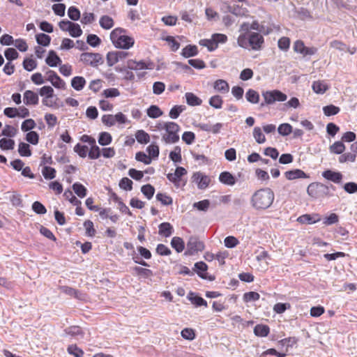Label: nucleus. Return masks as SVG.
<instances>
[{"instance_id":"obj_1","label":"nucleus","mask_w":357,"mask_h":357,"mask_svg":"<svg viewBox=\"0 0 357 357\" xmlns=\"http://www.w3.org/2000/svg\"><path fill=\"white\" fill-rule=\"evenodd\" d=\"M275 199L273 191L269 188L257 190L252 196L251 204L257 210L268 208Z\"/></svg>"},{"instance_id":"obj_2","label":"nucleus","mask_w":357,"mask_h":357,"mask_svg":"<svg viewBox=\"0 0 357 357\" xmlns=\"http://www.w3.org/2000/svg\"><path fill=\"white\" fill-rule=\"evenodd\" d=\"M126 32V30L122 28H116L111 32L110 39L116 48L128 50L133 46L134 39L125 35Z\"/></svg>"},{"instance_id":"obj_3","label":"nucleus","mask_w":357,"mask_h":357,"mask_svg":"<svg viewBox=\"0 0 357 357\" xmlns=\"http://www.w3.org/2000/svg\"><path fill=\"white\" fill-rule=\"evenodd\" d=\"M163 127L166 133L162 135V140L167 144H174L179 140L178 132L180 130L179 126L175 122L164 123Z\"/></svg>"},{"instance_id":"obj_4","label":"nucleus","mask_w":357,"mask_h":357,"mask_svg":"<svg viewBox=\"0 0 357 357\" xmlns=\"http://www.w3.org/2000/svg\"><path fill=\"white\" fill-rule=\"evenodd\" d=\"M262 96L264 101L260 105L261 107L266 105H273L275 102H284L287 98L286 94L277 89L263 91Z\"/></svg>"},{"instance_id":"obj_5","label":"nucleus","mask_w":357,"mask_h":357,"mask_svg":"<svg viewBox=\"0 0 357 357\" xmlns=\"http://www.w3.org/2000/svg\"><path fill=\"white\" fill-rule=\"evenodd\" d=\"M307 194L313 198L329 195V187L321 183H312L307 188Z\"/></svg>"},{"instance_id":"obj_6","label":"nucleus","mask_w":357,"mask_h":357,"mask_svg":"<svg viewBox=\"0 0 357 357\" xmlns=\"http://www.w3.org/2000/svg\"><path fill=\"white\" fill-rule=\"evenodd\" d=\"M204 249V244L197 236H190L187 243V248L185 255H193Z\"/></svg>"},{"instance_id":"obj_7","label":"nucleus","mask_w":357,"mask_h":357,"mask_svg":"<svg viewBox=\"0 0 357 357\" xmlns=\"http://www.w3.org/2000/svg\"><path fill=\"white\" fill-rule=\"evenodd\" d=\"M80 60L87 65L96 67L103 62L102 57L99 53L84 52L80 55Z\"/></svg>"},{"instance_id":"obj_8","label":"nucleus","mask_w":357,"mask_h":357,"mask_svg":"<svg viewBox=\"0 0 357 357\" xmlns=\"http://www.w3.org/2000/svg\"><path fill=\"white\" fill-rule=\"evenodd\" d=\"M192 181L197 185V188L201 190L206 189L209 185L211 178L200 172L193 174Z\"/></svg>"},{"instance_id":"obj_9","label":"nucleus","mask_w":357,"mask_h":357,"mask_svg":"<svg viewBox=\"0 0 357 357\" xmlns=\"http://www.w3.org/2000/svg\"><path fill=\"white\" fill-rule=\"evenodd\" d=\"M249 44L252 50L258 51L260 50L264 44V37L259 33L251 32L249 33Z\"/></svg>"},{"instance_id":"obj_10","label":"nucleus","mask_w":357,"mask_h":357,"mask_svg":"<svg viewBox=\"0 0 357 357\" xmlns=\"http://www.w3.org/2000/svg\"><path fill=\"white\" fill-rule=\"evenodd\" d=\"M47 75H48L47 81L51 82L55 88L60 89H66V82L54 71L49 70L47 72Z\"/></svg>"},{"instance_id":"obj_11","label":"nucleus","mask_w":357,"mask_h":357,"mask_svg":"<svg viewBox=\"0 0 357 357\" xmlns=\"http://www.w3.org/2000/svg\"><path fill=\"white\" fill-rule=\"evenodd\" d=\"M186 174L187 171L184 167H178L175 169V172L174 174L169 173L167 175V177L168 180L172 182L176 187H178L181 176L185 175Z\"/></svg>"},{"instance_id":"obj_12","label":"nucleus","mask_w":357,"mask_h":357,"mask_svg":"<svg viewBox=\"0 0 357 357\" xmlns=\"http://www.w3.org/2000/svg\"><path fill=\"white\" fill-rule=\"evenodd\" d=\"M128 68L130 70H138L142 69L152 70L154 68V64L152 62H145L144 61H135L129 60L128 61Z\"/></svg>"},{"instance_id":"obj_13","label":"nucleus","mask_w":357,"mask_h":357,"mask_svg":"<svg viewBox=\"0 0 357 357\" xmlns=\"http://www.w3.org/2000/svg\"><path fill=\"white\" fill-rule=\"evenodd\" d=\"M38 96L31 90H26L24 93L23 102L26 105H36L38 103Z\"/></svg>"},{"instance_id":"obj_14","label":"nucleus","mask_w":357,"mask_h":357,"mask_svg":"<svg viewBox=\"0 0 357 357\" xmlns=\"http://www.w3.org/2000/svg\"><path fill=\"white\" fill-rule=\"evenodd\" d=\"M322 176L335 183H340L343 176L339 172H333L331 169H327L322 172Z\"/></svg>"},{"instance_id":"obj_15","label":"nucleus","mask_w":357,"mask_h":357,"mask_svg":"<svg viewBox=\"0 0 357 357\" xmlns=\"http://www.w3.org/2000/svg\"><path fill=\"white\" fill-rule=\"evenodd\" d=\"M321 218L319 214H305L298 218L297 221L302 224H314L320 221Z\"/></svg>"},{"instance_id":"obj_16","label":"nucleus","mask_w":357,"mask_h":357,"mask_svg":"<svg viewBox=\"0 0 357 357\" xmlns=\"http://www.w3.org/2000/svg\"><path fill=\"white\" fill-rule=\"evenodd\" d=\"M284 175L286 178L288 180L309 178L308 175H307L303 170L299 169L287 171L284 173Z\"/></svg>"},{"instance_id":"obj_17","label":"nucleus","mask_w":357,"mask_h":357,"mask_svg":"<svg viewBox=\"0 0 357 357\" xmlns=\"http://www.w3.org/2000/svg\"><path fill=\"white\" fill-rule=\"evenodd\" d=\"M219 181L220 183L227 185H234L236 182V178L229 172L220 173Z\"/></svg>"},{"instance_id":"obj_18","label":"nucleus","mask_w":357,"mask_h":357,"mask_svg":"<svg viewBox=\"0 0 357 357\" xmlns=\"http://www.w3.org/2000/svg\"><path fill=\"white\" fill-rule=\"evenodd\" d=\"M45 62L50 67H56L61 63V59L54 50H50Z\"/></svg>"},{"instance_id":"obj_19","label":"nucleus","mask_w":357,"mask_h":357,"mask_svg":"<svg viewBox=\"0 0 357 357\" xmlns=\"http://www.w3.org/2000/svg\"><path fill=\"white\" fill-rule=\"evenodd\" d=\"M213 88L218 92L227 93L229 91V86L227 81L224 79H217L213 84Z\"/></svg>"},{"instance_id":"obj_20","label":"nucleus","mask_w":357,"mask_h":357,"mask_svg":"<svg viewBox=\"0 0 357 357\" xmlns=\"http://www.w3.org/2000/svg\"><path fill=\"white\" fill-rule=\"evenodd\" d=\"M159 234L164 236L165 237L170 236L173 232V227L169 222H162L159 227Z\"/></svg>"},{"instance_id":"obj_21","label":"nucleus","mask_w":357,"mask_h":357,"mask_svg":"<svg viewBox=\"0 0 357 357\" xmlns=\"http://www.w3.org/2000/svg\"><path fill=\"white\" fill-rule=\"evenodd\" d=\"M86 84V80L83 77L75 76L71 79V86L76 91H81Z\"/></svg>"},{"instance_id":"obj_22","label":"nucleus","mask_w":357,"mask_h":357,"mask_svg":"<svg viewBox=\"0 0 357 357\" xmlns=\"http://www.w3.org/2000/svg\"><path fill=\"white\" fill-rule=\"evenodd\" d=\"M312 88L314 93L323 94L328 89V86L323 81H314L312 83Z\"/></svg>"},{"instance_id":"obj_23","label":"nucleus","mask_w":357,"mask_h":357,"mask_svg":"<svg viewBox=\"0 0 357 357\" xmlns=\"http://www.w3.org/2000/svg\"><path fill=\"white\" fill-rule=\"evenodd\" d=\"M99 24L102 29L108 30L114 26V22L110 16L105 15L100 18Z\"/></svg>"},{"instance_id":"obj_24","label":"nucleus","mask_w":357,"mask_h":357,"mask_svg":"<svg viewBox=\"0 0 357 357\" xmlns=\"http://www.w3.org/2000/svg\"><path fill=\"white\" fill-rule=\"evenodd\" d=\"M198 54L197 47L196 45H188L185 46L181 52V55L185 58L195 56Z\"/></svg>"},{"instance_id":"obj_25","label":"nucleus","mask_w":357,"mask_h":357,"mask_svg":"<svg viewBox=\"0 0 357 357\" xmlns=\"http://www.w3.org/2000/svg\"><path fill=\"white\" fill-rule=\"evenodd\" d=\"M270 332V328L267 325L257 324L254 328V333L258 337H266Z\"/></svg>"},{"instance_id":"obj_26","label":"nucleus","mask_w":357,"mask_h":357,"mask_svg":"<svg viewBox=\"0 0 357 357\" xmlns=\"http://www.w3.org/2000/svg\"><path fill=\"white\" fill-rule=\"evenodd\" d=\"M64 332L66 335H70L72 337L81 336L83 337L84 333L82 328L78 326H71L66 328L64 330Z\"/></svg>"},{"instance_id":"obj_27","label":"nucleus","mask_w":357,"mask_h":357,"mask_svg":"<svg viewBox=\"0 0 357 357\" xmlns=\"http://www.w3.org/2000/svg\"><path fill=\"white\" fill-rule=\"evenodd\" d=\"M171 245L177 252H181L185 248V243L180 237H173L171 241Z\"/></svg>"},{"instance_id":"obj_28","label":"nucleus","mask_w":357,"mask_h":357,"mask_svg":"<svg viewBox=\"0 0 357 357\" xmlns=\"http://www.w3.org/2000/svg\"><path fill=\"white\" fill-rule=\"evenodd\" d=\"M245 98L249 102L257 104L259 101V95L255 90L250 89L245 93Z\"/></svg>"},{"instance_id":"obj_29","label":"nucleus","mask_w":357,"mask_h":357,"mask_svg":"<svg viewBox=\"0 0 357 357\" xmlns=\"http://www.w3.org/2000/svg\"><path fill=\"white\" fill-rule=\"evenodd\" d=\"M330 152L335 154H342L345 150V146L342 142H334L329 147Z\"/></svg>"},{"instance_id":"obj_30","label":"nucleus","mask_w":357,"mask_h":357,"mask_svg":"<svg viewBox=\"0 0 357 357\" xmlns=\"http://www.w3.org/2000/svg\"><path fill=\"white\" fill-rule=\"evenodd\" d=\"M186 102L190 106H198L202 102V100L192 93H185Z\"/></svg>"},{"instance_id":"obj_31","label":"nucleus","mask_w":357,"mask_h":357,"mask_svg":"<svg viewBox=\"0 0 357 357\" xmlns=\"http://www.w3.org/2000/svg\"><path fill=\"white\" fill-rule=\"evenodd\" d=\"M147 115L152 119H156L162 115V112L157 105H151L146 110Z\"/></svg>"},{"instance_id":"obj_32","label":"nucleus","mask_w":357,"mask_h":357,"mask_svg":"<svg viewBox=\"0 0 357 357\" xmlns=\"http://www.w3.org/2000/svg\"><path fill=\"white\" fill-rule=\"evenodd\" d=\"M73 190H74L75 193L81 198H83L86 195V188L79 183H75L73 185Z\"/></svg>"},{"instance_id":"obj_33","label":"nucleus","mask_w":357,"mask_h":357,"mask_svg":"<svg viewBox=\"0 0 357 357\" xmlns=\"http://www.w3.org/2000/svg\"><path fill=\"white\" fill-rule=\"evenodd\" d=\"M18 152L22 157H29L31 155L30 146L24 142H20L19 144Z\"/></svg>"},{"instance_id":"obj_34","label":"nucleus","mask_w":357,"mask_h":357,"mask_svg":"<svg viewBox=\"0 0 357 357\" xmlns=\"http://www.w3.org/2000/svg\"><path fill=\"white\" fill-rule=\"evenodd\" d=\"M199 45L204 47H206L208 51L212 52L218 48V45L214 41L213 38L211 39H203L199 41Z\"/></svg>"},{"instance_id":"obj_35","label":"nucleus","mask_w":357,"mask_h":357,"mask_svg":"<svg viewBox=\"0 0 357 357\" xmlns=\"http://www.w3.org/2000/svg\"><path fill=\"white\" fill-rule=\"evenodd\" d=\"M135 138L140 144H147L150 140L149 134L142 130L137 131Z\"/></svg>"},{"instance_id":"obj_36","label":"nucleus","mask_w":357,"mask_h":357,"mask_svg":"<svg viewBox=\"0 0 357 357\" xmlns=\"http://www.w3.org/2000/svg\"><path fill=\"white\" fill-rule=\"evenodd\" d=\"M112 135L109 132H102L100 133L98 143L101 146H106L112 142Z\"/></svg>"},{"instance_id":"obj_37","label":"nucleus","mask_w":357,"mask_h":357,"mask_svg":"<svg viewBox=\"0 0 357 357\" xmlns=\"http://www.w3.org/2000/svg\"><path fill=\"white\" fill-rule=\"evenodd\" d=\"M37 43L43 46H48L51 41L50 36L45 33H39L36 36Z\"/></svg>"},{"instance_id":"obj_38","label":"nucleus","mask_w":357,"mask_h":357,"mask_svg":"<svg viewBox=\"0 0 357 357\" xmlns=\"http://www.w3.org/2000/svg\"><path fill=\"white\" fill-rule=\"evenodd\" d=\"M15 141L11 139L2 138L0 139V148L2 150H12L14 149Z\"/></svg>"},{"instance_id":"obj_39","label":"nucleus","mask_w":357,"mask_h":357,"mask_svg":"<svg viewBox=\"0 0 357 357\" xmlns=\"http://www.w3.org/2000/svg\"><path fill=\"white\" fill-rule=\"evenodd\" d=\"M61 290L63 293H65L67 295L73 296L78 299L82 298V293L72 287L63 286L61 287Z\"/></svg>"},{"instance_id":"obj_40","label":"nucleus","mask_w":357,"mask_h":357,"mask_svg":"<svg viewBox=\"0 0 357 357\" xmlns=\"http://www.w3.org/2000/svg\"><path fill=\"white\" fill-rule=\"evenodd\" d=\"M141 191L148 199H151L154 195L155 188L151 185L146 184L141 188Z\"/></svg>"},{"instance_id":"obj_41","label":"nucleus","mask_w":357,"mask_h":357,"mask_svg":"<svg viewBox=\"0 0 357 357\" xmlns=\"http://www.w3.org/2000/svg\"><path fill=\"white\" fill-rule=\"evenodd\" d=\"M42 174L45 179H53L56 176V170L51 167L45 166L42 169Z\"/></svg>"},{"instance_id":"obj_42","label":"nucleus","mask_w":357,"mask_h":357,"mask_svg":"<svg viewBox=\"0 0 357 357\" xmlns=\"http://www.w3.org/2000/svg\"><path fill=\"white\" fill-rule=\"evenodd\" d=\"M237 43L240 47L248 49L250 47L249 33L241 34L237 39Z\"/></svg>"},{"instance_id":"obj_43","label":"nucleus","mask_w":357,"mask_h":357,"mask_svg":"<svg viewBox=\"0 0 357 357\" xmlns=\"http://www.w3.org/2000/svg\"><path fill=\"white\" fill-rule=\"evenodd\" d=\"M155 197L158 201L165 206L171 205L173 202L172 198L165 193L159 192L156 195Z\"/></svg>"},{"instance_id":"obj_44","label":"nucleus","mask_w":357,"mask_h":357,"mask_svg":"<svg viewBox=\"0 0 357 357\" xmlns=\"http://www.w3.org/2000/svg\"><path fill=\"white\" fill-rule=\"evenodd\" d=\"M209 105L215 108V109H220L222 107L223 100L221 96L218 95H215L212 96L209 99Z\"/></svg>"},{"instance_id":"obj_45","label":"nucleus","mask_w":357,"mask_h":357,"mask_svg":"<svg viewBox=\"0 0 357 357\" xmlns=\"http://www.w3.org/2000/svg\"><path fill=\"white\" fill-rule=\"evenodd\" d=\"M69 33L72 37L77 38L82 34V30L78 24L72 22L70 26Z\"/></svg>"},{"instance_id":"obj_46","label":"nucleus","mask_w":357,"mask_h":357,"mask_svg":"<svg viewBox=\"0 0 357 357\" xmlns=\"http://www.w3.org/2000/svg\"><path fill=\"white\" fill-rule=\"evenodd\" d=\"M63 197L68 199L74 206L81 205V202L73 195V192L70 190H66L63 193Z\"/></svg>"},{"instance_id":"obj_47","label":"nucleus","mask_w":357,"mask_h":357,"mask_svg":"<svg viewBox=\"0 0 357 357\" xmlns=\"http://www.w3.org/2000/svg\"><path fill=\"white\" fill-rule=\"evenodd\" d=\"M184 109L185 107L183 105L174 106L169 111V117L173 119H177Z\"/></svg>"},{"instance_id":"obj_48","label":"nucleus","mask_w":357,"mask_h":357,"mask_svg":"<svg viewBox=\"0 0 357 357\" xmlns=\"http://www.w3.org/2000/svg\"><path fill=\"white\" fill-rule=\"evenodd\" d=\"M278 131L282 136H287L292 132V126L289 123H282L279 126Z\"/></svg>"},{"instance_id":"obj_49","label":"nucleus","mask_w":357,"mask_h":357,"mask_svg":"<svg viewBox=\"0 0 357 357\" xmlns=\"http://www.w3.org/2000/svg\"><path fill=\"white\" fill-rule=\"evenodd\" d=\"M67 351L75 357H82L84 355V351L80 348L77 347L76 344L69 345Z\"/></svg>"},{"instance_id":"obj_50","label":"nucleus","mask_w":357,"mask_h":357,"mask_svg":"<svg viewBox=\"0 0 357 357\" xmlns=\"http://www.w3.org/2000/svg\"><path fill=\"white\" fill-rule=\"evenodd\" d=\"M5 57L8 61H11L18 58L19 54L17 50L14 48H7L4 52Z\"/></svg>"},{"instance_id":"obj_51","label":"nucleus","mask_w":357,"mask_h":357,"mask_svg":"<svg viewBox=\"0 0 357 357\" xmlns=\"http://www.w3.org/2000/svg\"><path fill=\"white\" fill-rule=\"evenodd\" d=\"M323 111L326 116H330L337 114L340 112V108L333 105H329L324 107Z\"/></svg>"},{"instance_id":"obj_52","label":"nucleus","mask_w":357,"mask_h":357,"mask_svg":"<svg viewBox=\"0 0 357 357\" xmlns=\"http://www.w3.org/2000/svg\"><path fill=\"white\" fill-rule=\"evenodd\" d=\"M169 158L174 162H180L181 161L182 158L181 154V148L179 146H176L174 150L170 152Z\"/></svg>"},{"instance_id":"obj_53","label":"nucleus","mask_w":357,"mask_h":357,"mask_svg":"<svg viewBox=\"0 0 357 357\" xmlns=\"http://www.w3.org/2000/svg\"><path fill=\"white\" fill-rule=\"evenodd\" d=\"M253 136L256 142L259 144L265 142L266 138L264 135L262 133L261 130L259 127H255L253 130Z\"/></svg>"},{"instance_id":"obj_54","label":"nucleus","mask_w":357,"mask_h":357,"mask_svg":"<svg viewBox=\"0 0 357 357\" xmlns=\"http://www.w3.org/2000/svg\"><path fill=\"white\" fill-rule=\"evenodd\" d=\"M69 18L73 21H77L80 18V12L75 6H70L68 10Z\"/></svg>"},{"instance_id":"obj_55","label":"nucleus","mask_w":357,"mask_h":357,"mask_svg":"<svg viewBox=\"0 0 357 357\" xmlns=\"http://www.w3.org/2000/svg\"><path fill=\"white\" fill-rule=\"evenodd\" d=\"M86 43L91 47H96L100 45L101 40L95 34H89L86 38Z\"/></svg>"},{"instance_id":"obj_56","label":"nucleus","mask_w":357,"mask_h":357,"mask_svg":"<svg viewBox=\"0 0 357 357\" xmlns=\"http://www.w3.org/2000/svg\"><path fill=\"white\" fill-rule=\"evenodd\" d=\"M17 133V129L10 125H6L1 131V135L8 137H15Z\"/></svg>"},{"instance_id":"obj_57","label":"nucleus","mask_w":357,"mask_h":357,"mask_svg":"<svg viewBox=\"0 0 357 357\" xmlns=\"http://www.w3.org/2000/svg\"><path fill=\"white\" fill-rule=\"evenodd\" d=\"M26 140L31 144L36 145L38 143L39 135L36 131H29L26 135Z\"/></svg>"},{"instance_id":"obj_58","label":"nucleus","mask_w":357,"mask_h":357,"mask_svg":"<svg viewBox=\"0 0 357 357\" xmlns=\"http://www.w3.org/2000/svg\"><path fill=\"white\" fill-rule=\"evenodd\" d=\"M36 124L35 121L31 119H29L22 122L21 129L24 132L29 130L31 131V130L33 129L36 127Z\"/></svg>"},{"instance_id":"obj_59","label":"nucleus","mask_w":357,"mask_h":357,"mask_svg":"<svg viewBox=\"0 0 357 357\" xmlns=\"http://www.w3.org/2000/svg\"><path fill=\"white\" fill-rule=\"evenodd\" d=\"M210 206V201L208 199H204L194 203L193 206L199 211H206Z\"/></svg>"},{"instance_id":"obj_60","label":"nucleus","mask_w":357,"mask_h":357,"mask_svg":"<svg viewBox=\"0 0 357 357\" xmlns=\"http://www.w3.org/2000/svg\"><path fill=\"white\" fill-rule=\"evenodd\" d=\"M231 13L236 16H245L248 13V10L245 8H242L238 5H234L231 7Z\"/></svg>"},{"instance_id":"obj_61","label":"nucleus","mask_w":357,"mask_h":357,"mask_svg":"<svg viewBox=\"0 0 357 357\" xmlns=\"http://www.w3.org/2000/svg\"><path fill=\"white\" fill-rule=\"evenodd\" d=\"M84 227L86 229V234L89 236H94L96 234V229L93 227L92 221L88 220L84 222Z\"/></svg>"},{"instance_id":"obj_62","label":"nucleus","mask_w":357,"mask_h":357,"mask_svg":"<svg viewBox=\"0 0 357 357\" xmlns=\"http://www.w3.org/2000/svg\"><path fill=\"white\" fill-rule=\"evenodd\" d=\"M23 67L27 71H32L37 66V63L35 60L32 59H25L23 61Z\"/></svg>"},{"instance_id":"obj_63","label":"nucleus","mask_w":357,"mask_h":357,"mask_svg":"<svg viewBox=\"0 0 357 357\" xmlns=\"http://www.w3.org/2000/svg\"><path fill=\"white\" fill-rule=\"evenodd\" d=\"M74 151L77 153L81 158H85L87 155L88 147L85 145L77 144L74 147Z\"/></svg>"},{"instance_id":"obj_64","label":"nucleus","mask_w":357,"mask_h":357,"mask_svg":"<svg viewBox=\"0 0 357 357\" xmlns=\"http://www.w3.org/2000/svg\"><path fill=\"white\" fill-rule=\"evenodd\" d=\"M39 94L46 98H53L54 89L50 86H44L40 89Z\"/></svg>"}]
</instances>
